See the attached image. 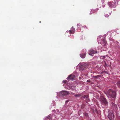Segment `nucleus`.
Returning <instances> with one entry per match:
<instances>
[{"label": "nucleus", "mask_w": 120, "mask_h": 120, "mask_svg": "<svg viewBox=\"0 0 120 120\" xmlns=\"http://www.w3.org/2000/svg\"><path fill=\"white\" fill-rule=\"evenodd\" d=\"M105 94L108 97L115 98L116 97V92L115 91H113L111 89L108 90L105 93Z\"/></svg>", "instance_id": "f257e3e1"}, {"label": "nucleus", "mask_w": 120, "mask_h": 120, "mask_svg": "<svg viewBox=\"0 0 120 120\" xmlns=\"http://www.w3.org/2000/svg\"><path fill=\"white\" fill-rule=\"evenodd\" d=\"M100 101L103 105H106L108 103L105 98L103 96H101Z\"/></svg>", "instance_id": "f03ea898"}, {"label": "nucleus", "mask_w": 120, "mask_h": 120, "mask_svg": "<svg viewBox=\"0 0 120 120\" xmlns=\"http://www.w3.org/2000/svg\"><path fill=\"white\" fill-rule=\"evenodd\" d=\"M75 76L73 74L70 75L67 78V80H74L75 79Z\"/></svg>", "instance_id": "7ed1b4c3"}, {"label": "nucleus", "mask_w": 120, "mask_h": 120, "mask_svg": "<svg viewBox=\"0 0 120 120\" xmlns=\"http://www.w3.org/2000/svg\"><path fill=\"white\" fill-rule=\"evenodd\" d=\"M108 117L110 120H112L114 118V116L112 112L109 113Z\"/></svg>", "instance_id": "20e7f679"}, {"label": "nucleus", "mask_w": 120, "mask_h": 120, "mask_svg": "<svg viewBox=\"0 0 120 120\" xmlns=\"http://www.w3.org/2000/svg\"><path fill=\"white\" fill-rule=\"evenodd\" d=\"M69 94V93L68 91H64L61 92L60 94L61 96H64L68 95Z\"/></svg>", "instance_id": "39448f33"}, {"label": "nucleus", "mask_w": 120, "mask_h": 120, "mask_svg": "<svg viewBox=\"0 0 120 120\" xmlns=\"http://www.w3.org/2000/svg\"><path fill=\"white\" fill-rule=\"evenodd\" d=\"M89 54L90 55L93 56V54L97 53V51L96 50L91 49L89 51Z\"/></svg>", "instance_id": "423d86ee"}, {"label": "nucleus", "mask_w": 120, "mask_h": 120, "mask_svg": "<svg viewBox=\"0 0 120 120\" xmlns=\"http://www.w3.org/2000/svg\"><path fill=\"white\" fill-rule=\"evenodd\" d=\"M98 10L96 9H91L90 11V13H89V15H91L93 13L96 12Z\"/></svg>", "instance_id": "0eeeda50"}, {"label": "nucleus", "mask_w": 120, "mask_h": 120, "mask_svg": "<svg viewBox=\"0 0 120 120\" xmlns=\"http://www.w3.org/2000/svg\"><path fill=\"white\" fill-rule=\"evenodd\" d=\"M112 107L114 109H116L117 108V105L115 104L114 103L112 102L111 103Z\"/></svg>", "instance_id": "6e6552de"}, {"label": "nucleus", "mask_w": 120, "mask_h": 120, "mask_svg": "<svg viewBox=\"0 0 120 120\" xmlns=\"http://www.w3.org/2000/svg\"><path fill=\"white\" fill-rule=\"evenodd\" d=\"M86 54V52H85L84 54H80V56L81 58H85Z\"/></svg>", "instance_id": "1a4fd4ad"}, {"label": "nucleus", "mask_w": 120, "mask_h": 120, "mask_svg": "<svg viewBox=\"0 0 120 120\" xmlns=\"http://www.w3.org/2000/svg\"><path fill=\"white\" fill-rule=\"evenodd\" d=\"M118 87L120 89V81H118L116 83Z\"/></svg>", "instance_id": "9d476101"}, {"label": "nucleus", "mask_w": 120, "mask_h": 120, "mask_svg": "<svg viewBox=\"0 0 120 120\" xmlns=\"http://www.w3.org/2000/svg\"><path fill=\"white\" fill-rule=\"evenodd\" d=\"M108 5L111 8L113 7V4L110 2H109L108 4Z\"/></svg>", "instance_id": "9b49d317"}, {"label": "nucleus", "mask_w": 120, "mask_h": 120, "mask_svg": "<svg viewBox=\"0 0 120 120\" xmlns=\"http://www.w3.org/2000/svg\"><path fill=\"white\" fill-rule=\"evenodd\" d=\"M80 67L81 68V69H80V70H85V69L84 68V65H82L81 66H80Z\"/></svg>", "instance_id": "f8f14e48"}, {"label": "nucleus", "mask_w": 120, "mask_h": 120, "mask_svg": "<svg viewBox=\"0 0 120 120\" xmlns=\"http://www.w3.org/2000/svg\"><path fill=\"white\" fill-rule=\"evenodd\" d=\"M88 96L87 95H85L84 96V98H86L87 99V100H88Z\"/></svg>", "instance_id": "ddd939ff"}, {"label": "nucleus", "mask_w": 120, "mask_h": 120, "mask_svg": "<svg viewBox=\"0 0 120 120\" xmlns=\"http://www.w3.org/2000/svg\"><path fill=\"white\" fill-rule=\"evenodd\" d=\"M84 115L86 117H87L88 116V114L86 112H85L84 114Z\"/></svg>", "instance_id": "4468645a"}, {"label": "nucleus", "mask_w": 120, "mask_h": 120, "mask_svg": "<svg viewBox=\"0 0 120 120\" xmlns=\"http://www.w3.org/2000/svg\"><path fill=\"white\" fill-rule=\"evenodd\" d=\"M69 33L70 34H74V32H73L72 30H70L69 31Z\"/></svg>", "instance_id": "2eb2a0df"}, {"label": "nucleus", "mask_w": 120, "mask_h": 120, "mask_svg": "<svg viewBox=\"0 0 120 120\" xmlns=\"http://www.w3.org/2000/svg\"><path fill=\"white\" fill-rule=\"evenodd\" d=\"M47 118H48V119H49V120H50L51 119V117L50 116H48Z\"/></svg>", "instance_id": "dca6fc26"}, {"label": "nucleus", "mask_w": 120, "mask_h": 120, "mask_svg": "<svg viewBox=\"0 0 120 120\" xmlns=\"http://www.w3.org/2000/svg\"><path fill=\"white\" fill-rule=\"evenodd\" d=\"M102 41H103V42L104 43V44L105 45L106 44V43L105 41L104 40H103Z\"/></svg>", "instance_id": "f3484780"}, {"label": "nucleus", "mask_w": 120, "mask_h": 120, "mask_svg": "<svg viewBox=\"0 0 120 120\" xmlns=\"http://www.w3.org/2000/svg\"><path fill=\"white\" fill-rule=\"evenodd\" d=\"M63 82L64 83H65L67 82V81L66 80H64V81H63Z\"/></svg>", "instance_id": "a211bd4d"}, {"label": "nucleus", "mask_w": 120, "mask_h": 120, "mask_svg": "<svg viewBox=\"0 0 120 120\" xmlns=\"http://www.w3.org/2000/svg\"><path fill=\"white\" fill-rule=\"evenodd\" d=\"M70 89L72 90H74V89L71 86L70 87Z\"/></svg>", "instance_id": "6ab92c4d"}, {"label": "nucleus", "mask_w": 120, "mask_h": 120, "mask_svg": "<svg viewBox=\"0 0 120 120\" xmlns=\"http://www.w3.org/2000/svg\"><path fill=\"white\" fill-rule=\"evenodd\" d=\"M97 76L98 77H100L101 76V75H97Z\"/></svg>", "instance_id": "aec40b11"}, {"label": "nucleus", "mask_w": 120, "mask_h": 120, "mask_svg": "<svg viewBox=\"0 0 120 120\" xmlns=\"http://www.w3.org/2000/svg\"><path fill=\"white\" fill-rule=\"evenodd\" d=\"M105 65L106 66H107L108 65H107V64H106V63L105 62Z\"/></svg>", "instance_id": "412c9836"}, {"label": "nucleus", "mask_w": 120, "mask_h": 120, "mask_svg": "<svg viewBox=\"0 0 120 120\" xmlns=\"http://www.w3.org/2000/svg\"><path fill=\"white\" fill-rule=\"evenodd\" d=\"M75 97H78L79 96V95H75Z\"/></svg>", "instance_id": "4be33fe9"}, {"label": "nucleus", "mask_w": 120, "mask_h": 120, "mask_svg": "<svg viewBox=\"0 0 120 120\" xmlns=\"http://www.w3.org/2000/svg\"><path fill=\"white\" fill-rule=\"evenodd\" d=\"M93 77L94 78H97L98 77V76H94Z\"/></svg>", "instance_id": "5701e85b"}, {"label": "nucleus", "mask_w": 120, "mask_h": 120, "mask_svg": "<svg viewBox=\"0 0 120 120\" xmlns=\"http://www.w3.org/2000/svg\"><path fill=\"white\" fill-rule=\"evenodd\" d=\"M106 17H108L109 16L108 15H105V16Z\"/></svg>", "instance_id": "b1692460"}, {"label": "nucleus", "mask_w": 120, "mask_h": 120, "mask_svg": "<svg viewBox=\"0 0 120 120\" xmlns=\"http://www.w3.org/2000/svg\"><path fill=\"white\" fill-rule=\"evenodd\" d=\"M68 100L67 101H66L65 102V103H67L68 102Z\"/></svg>", "instance_id": "393cba45"}, {"label": "nucleus", "mask_w": 120, "mask_h": 120, "mask_svg": "<svg viewBox=\"0 0 120 120\" xmlns=\"http://www.w3.org/2000/svg\"><path fill=\"white\" fill-rule=\"evenodd\" d=\"M78 24H77V26H78V27H78Z\"/></svg>", "instance_id": "a878e982"}]
</instances>
